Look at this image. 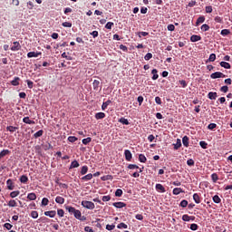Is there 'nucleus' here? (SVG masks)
I'll list each match as a JSON object with an SVG mask.
<instances>
[{
    "instance_id": "nucleus-38",
    "label": "nucleus",
    "mask_w": 232,
    "mask_h": 232,
    "mask_svg": "<svg viewBox=\"0 0 232 232\" xmlns=\"http://www.w3.org/2000/svg\"><path fill=\"white\" fill-rule=\"evenodd\" d=\"M210 27L208 24H204L203 25L200 26V30L203 32H208L209 31Z\"/></svg>"
},
{
    "instance_id": "nucleus-33",
    "label": "nucleus",
    "mask_w": 232,
    "mask_h": 232,
    "mask_svg": "<svg viewBox=\"0 0 232 232\" xmlns=\"http://www.w3.org/2000/svg\"><path fill=\"white\" fill-rule=\"evenodd\" d=\"M27 199L28 200H35V199H37V196L34 193H29L27 195Z\"/></svg>"
},
{
    "instance_id": "nucleus-21",
    "label": "nucleus",
    "mask_w": 232,
    "mask_h": 232,
    "mask_svg": "<svg viewBox=\"0 0 232 232\" xmlns=\"http://www.w3.org/2000/svg\"><path fill=\"white\" fill-rule=\"evenodd\" d=\"M151 74H152V77H151L152 80H157L159 78V74H158V70L157 69H152Z\"/></svg>"
},
{
    "instance_id": "nucleus-31",
    "label": "nucleus",
    "mask_w": 232,
    "mask_h": 232,
    "mask_svg": "<svg viewBox=\"0 0 232 232\" xmlns=\"http://www.w3.org/2000/svg\"><path fill=\"white\" fill-rule=\"evenodd\" d=\"M181 146H182L181 140L178 139L177 143L174 144V150H177L179 148H181Z\"/></svg>"
},
{
    "instance_id": "nucleus-35",
    "label": "nucleus",
    "mask_w": 232,
    "mask_h": 232,
    "mask_svg": "<svg viewBox=\"0 0 232 232\" xmlns=\"http://www.w3.org/2000/svg\"><path fill=\"white\" fill-rule=\"evenodd\" d=\"M210 178L212 179V181L214 183H217L219 179L218 175L217 173H213L212 175H210Z\"/></svg>"
},
{
    "instance_id": "nucleus-2",
    "label": "nucleus",
    "mask_w": 232,
    "mask_h": 232,
    "mask_svg": "<svg viewBox=\"0 0 232 232\" xmlns=\"http://www.w3.org/2000/svg\"><path fill=\"white\" fill-rule=\"evenodd\" d=\"M225 77H226V75L220 72H217L210 74V79H221V78H225Z\"/></svg>"
},
{
    "instance_id": "nucleus-29",
    "label": "nucleus",
    "mask_w": 232,
    "mask_h": 232,
    "mask_svg": "<svg viewBox=\"0 0 232 232\" xmlns=\"http://www.w3.org/2000/svg\"><path fill=\"white\" fill-rule=\"evenodd\" d=\"M139 160L140 163H146L147 162V158L144 154H140L139 155Z\"/></svg>"
},
{
    "instance_id": "nucleus-6",
    "label": "nucleus",
    "mask_w": 232,
    "mask_h": 232,
    "mask_svg": "<svg viewBox=\"0 0 232 232\" xmlns=\"http://www.w3.org/2000/svg\"><path fill=\"white\" fill-rule=\"evenodd\" d=\"M41 52H29L27 53V58H37L39 55H41Z\"/></svg>"
},
{
    "instance_id": "nucleus-57",
    "label": "nucleus",
    "mask_w": 232,
    "mask_h": 232,
    "mask_svg": "<svg viewBox=\"0 0 232 232\" xmlns=\"http://www.w3.org/2000/svg\"><path fill=\"white\" fill-rule=\"evenodd\" d=\"M26 83H27V87L29 89H33L34 88V82L30 80H26Z\"/></svg>"
},
{
    "instance_id": "nucleus-14",
    "label": "nucleus",
    "mask_w": 232,
    "mask_h": 232,
    "mask_svg": "<svg viewBox=\"0 0 232 232\" xmlns=\"http://www.w3.org/2000/svg\"><path fill=\"white\" fill-rule=\"evenodd\" d=\"M105 117H106L105 112L95 113V119L96 120H103Z\"/></svg>"
},
{
    "instance_id": "nucleus-27",
    "label": "nucleus",
    "mask_w": 232,
    "mask_h": 232,
    "mask_svg": "<svg viewBox=\"0 0 232 232\" xmlns=\"http://www.w3.org/2000/svg\"><path fill=\"white\" fill-rule=\"evenodd\" d=\"M23 122L26 123V124H34V121H32L29 117H24L23 119Z\"/></svg>"
},
{
    "instance_id": "nucleus-50",
    "label": "nucleus",
    "mask_w": 232,
    "mask_h": 232,
    "mask_svg": "<svg viewBox=\"0 0 232 232\" xmlns=\"http://www.w3.org/2000/svg\"><path fill=\"white\" fill-rule=\"evenodd\" d=\"M179 206H180L181 208H187V206H188V201H187L186 199L181 200L180 203H179Z\"/></svg>"
},
{
    "instance_id": "nucleus-9",
    "label": "nucleus",
    "mask_w": 232,
    "mask_h": 232,
    "mask_svg": "<svg viewBox=\"0 0 232 232\" xmlns=\"http://www.w3.org/2000/svg\"><path fill=\"white\" fill-rule=\"evenodd\" d=\"M56 215H57V212L55 210L44 212V216L49 218H55Z\"/></svg>"
},
{
    "instance_id": "nucleus-25",
    "label": "nucleus",
    "mask_w": 232,
    "mask_h": 232,
    "mask_svg": "<svg viewBox=\"0 0 232 232\" xmlns=\"http://www.w3.org/2000/svg\"><path fill=\"white\" fill-rule=\"evenodd\" d=\"M19 195H20V191H19V190H15V191L10 192L9 197H10L11 198H17Z\"/></svg>"
},
{
    "instance_id": "nucleus-53",
    "label": "nucleus",
    "mask_w": 232,
    "mask_h": 232,
    "mask_svg": "<svg viewBox=\"0 0 232 232\" xmlns=\"http://www.w3.org/2000/svg\"><path fill=\"white\" fill-rule=\"evenodd\" d=\"M74 218L79 219L82 217V212L80 210H76L74 213Z\"/></svg>"
},
{
    "instance_id": "nucleus-5",
    "label": "nucleus",
    "mask_w": 232,
    "mask_h": 232,
    "mask_svg": "<svg viewBox=\"0 0 232 232\" xmlns=\"http://www.w3.org/2000/svg\"><path fill=\"white\" fill-rule=\"evenodd\" d=\"M6 186H7V189L10 191L14 189V183L13 182V180L11 179H8L6 180Z\"/></svg>"
},
{
    "instance_id": "nucleus-44",
    "label": "nucleus",
    "mask_w": 232,
    "mask_h": 232,
    "mask_svg": "<svg viewBox=\"0 0 232 232\" xmlns=\"http://www.w3.org/2000/svg\"><path fill=\"white\" fill-rule=\"evenodd\" d=\"M231 34L230 30H227V29H224L221 31V35L222 36H227Z\"/></svg>"
},
{
    "instance_id": "nucleus-52",
    "label": "nucleus",
    "mask_w": 232,
    "mask_h": 232,
    "mask_svg": "<svg viewBox=\"0 0 232 232\" xmlns=\"http://www.w3.org/2000/svg\"><path fill=\"white\" fill-rule=\"evenodd\" d=\"M217 127H218L217 124H215V123H209L208 126V129L209 130H213L217 129Z\"/></svg>"
},
{
    "instance_id": "nucleus-61",
    "label": "nucleus",
    "mask_w": 232,
    "mask_h": 232,
    "mask_svg": "<svg viewBox=\"0 0 232 232\" xmlns=\"http://www.w3.org/2000/svg\"><path fill=\"white\" fill-rule=\"evenodd\" d=\"M31 217L33 218H37L39 217V213L37 211H32L31 212Z\"/></svg>"
},
{
    "instance_id": "nucleus-46",
    "label": "nucleus",
    "mask_w": 232,
    "mask_h": 232,
    "mask_svg": "<svg viewBox=\"0 0 232 232\" xmlns=\"http://www.w3.org/2000/svg\"><path fill=\"white\" fill-rule=\"evenodd\" d=\"M190 230L192 231H198V225H197L196 223H193L190 225Z\"/></svg>"
},
{
    "instance_id": "nucleus-39",
    "label": "nucleus",
    "mask_w": 232,
    "mask_h": 232,
    "mask_svg": "<svg viewBox=\"0 0 232 232\" xmlns=\"http://www.w3.org/2000/svg\"><path fill=\"white\" fill-rule=\"evenodd\" d=\"M88 169H89L88 166L82 167L81 175H86L88 173Z\"/></svg>"
},
{
    "instance_id": "nucleus-18",
    "label": "nucleus",
    "mask_w": 232,
    "mask_h": 232,
    "mask_svg": "<svg viewBox=\"0 0 232 232\" xmlns=\"http://www.w3.org/2000/svg\"><path fill=\"white\" fill-rule=\"evenodd\" d=\"M205 22V16L200 15L196 22V26H199L200 24H203Z\"/></svg>"
},
{
    "instance_id": "nucleus-51",
    "label": "nucleus",
    "mask_w": 232,
    "mask_h": 232,
    "mask_svg": "<svg viewBox=\"0 0 232 232\" xmlns=\"http://www.w3.org/2000/svg\"><path fill=\"white\" fill-rule=\"evenodd\" d=\"M181 219H183V221L185 222H189L190 221V216L189 215H183V217L181 218Z\"/></svg>"
},
{
    "instance_id": "nucleus-47",
    "label": "nucleus",
    "mask_w": 232,
    "mask_h": 232,
    "mask_svg": "<svg viewBox=\"0 0 232 232\" xmlns=\"http://www.w3.org/2000/svg\"><path fill=\"white\" fill-rule=\"evenodd\" d=\"M91 141H92L91 137H87V138L82 140V144L83 145H88Z\"/></svg>"
},
{
    "instance_id": "nucleus-60",
    "label": "nucleus",
    "mask_w": 232,
    "mask_h": 232,
    "mask_svg": "<svg viewBox=\"0 0 232 232\" xmlns=\"http://www.w3.org/2000/svg\"><path fill=\"white\" fill-rule=\"evenodd\" d=\"M208 143L205 142V141H199V146L200 148H203V149H208Z\"/></svg>"
},
{
    "instance_id": "nucleus-56",
    "label": "nucleus",
    "mask_w": 232,
    "mask_h": 232,
    "mask_svg": "<svg viewBox=\"0 0 232 232\" xmlns=\"http://www.w3.org/2000/svg\"><path fill=\"white\" fill-rule=\"evenodd\" d=\"M113 26H114V24L111 22H109L107 24H105L104 28L111 30Z\"/></svg>"
},
{
    "instance_id": "nucleus-55",
    "label": "nucleus",
    "mask_w": 232,
    "mask_h": 232,
    "mask_svg": "<svg viewBox=\"0 0 232 232\" xmlns=\"http://www.w3.org/2000/svg\"><path fill=\"white\" fill-rule=\"evenodd\" d=\"M179 83L180 84L181 88H187L188 84L185 80H180Z\"/></svg>"
},
{
    "instance_id": "nucleus-15",
    "label": "nucleus",
    "mask_w": 232,
    "mask_h": 232,
    "mask_svg": "<svg viewBox=\"0 0 232 232\" xmlns=\"http://www.w3.org/2000/svg\"><path fill=\"white\" fill-rule=\"evenodd\" d=\"M219 65H221V67H223V68H225L227 70H230L231 69V65L227 62H221V63H219Z\"/></svg>"
},
{
    "instance_id": "nucleus-8",
    "label": "nucleus",
    "mask_w": 232,
    "mask_h": 232,
    "mask_svg": "<svg viewBox=\"0 0 232 232\" xmlns=\"http://www.w3.org/2000/svg\"><path fill=\"white\" fill-rule=\"evenodd\" d=\"M11 85L17 87L20 85V77H14L13 81L10 82Z\"/></svg>"
},
{
    "instance_id": "nucleus-34",
    "label": "nucleus",
    "mask_w": 232,
    "mask_h": 232,
    "mask_svg": "<svg viewBox=\"0 0 232 232\" xmlns=\"http://www.w3.org/2000/svg\"><path fill=\"white\" fill-rule=\"evenodd\" d=\"M10 153H11L10 150H4L2 152H0V159L5 157V156H7V155H9Z\"/></svg>"
},
{
    "instance_id": "nucleus-10",
    "label": "nucleus",
    "mask_w": 232,
    "mask_h": 232,
    "mask_svg": "<svg viewBox=\"0 0 232 232\" xmlns=\"http://www.w3.org/2000/svg\"><path fill=\"white\" fill-rule=\"evenodd\" d=\"M201 39L202 38L200 35L194 34V35L190 36V42H192V43L199 42V41H201Z\"/></svg>"
},
{
    "instance_id": "nucleus-12",
    "label": "nucleus",
    "mask_w": 232,
    "mask_h": 232,
    "mask_svg": "<svg viewBox=\"0 0 232 232\" xmlns=\"http://www.w3.org/2000/svg\"><path fill=\"white\" fill-rule=\"evenodd\" d=\"M182 141H183V144H184V147H185V148L189 147V137H188L187 135H185V136L183 137Z\"/></svg>"
},
{
    "instance_id": "nucleus-49",
    "label": "nucleus",
    "mask_w": 232,
    "mask_h": 232,
    "mask_svg": "<svg viewBox=\"0 0 232 232\" xmlns=\"http://www.w3.org/2000/svg\"><path fill=\"white\" fill-rule=\"evenodd\" d=\"M220 92H224V93H227L228 92V86L227 85H224L219 89Z\"/></svg>"
},
{
    "instance_id": "nucleus-42",
    "label": "nucleus",
    "mask_w": 232,
    "mask_h": 232,
    "mask_svg": "<svg viewBox=\"0 0 232 232\" xmlns=\"http://www.w3.org/2000/svg\"><path fill=\"white\" fill-rule=\"evenodd\" d=\"M119 122H121L124 125H129L130 124L128 119H126V118H120Z\"/></svg>"
},
{
    "instance_id": "nucleus-1",
    "label": "nucleus",
    "mask_w": 232,
    "mask_h": 232,
    "mask_svg": "<svg viewBox=\"0 0 232 232\" xmlns=\"http://www.w3.org/2000/svg\"><path fill=\"white\" fill-rule=\"evenodd\" d=\"M82 207H83L86 209H95V204L91 201H82Z\"/></svg>"
},
{
    "instance_id": "nucleus-23",
    "label": "nucleus",
    "mask_w": 232,
    "mask_h": 232,
    "mask_svg": "<svg viewBox=\"0 0 232 232\" xmlns=\"http://www.w3.org/2000/svg\"><path fill=\"white\" fill-rule=\"evenodd\" d=\"M65 209L67 211H69L70 214H74L77 211V209L75 208L71 207V206H66Z\"/></svg>"
},
{
    "instance_id": "nucleus-24",
    "label": "nucleus",
    "mask_w": 232,
    "mask_h": 232,
    "mask_svg": "<svg viewBox=\"0 0 232 232\" xmlns=\"http://www.w3.org/2000/svg\"><path fill=\"white\" fill-rule=\"evenodd\" d=\"M102 181H108V180H113V176L111 175H105L101 178Z\"/></svg>"
},
{
    "instance_id": "nucleus-16",
    "label": "nucleus",
    "mask_w": 232,
    "mask_h": 232,
    "mask_svg": "<svg viewBox=\"0 0 232 232\" xmlns=\"http://www.w3.org/2000/svg\"><path fill=\"white\" fill-rule=\"evenodd\" d=\"M156 190L159 191V192H161V193L166 192V189H165V188L163 187L162 184H157L156 185Z\"/></svg>"
},
{
    "instance_id": "nucleus-11",
    "label": "nucleus",
    "mask_w": 232,
    "mask_h": 232,
    "mask_svg": "<svg viewBox=\"0 0 232 232\" xmlns=\"http://www.w3.org/2000/svg\"><path fill=\"white\" fill-rule=\"evenodd\" d=\"M55 202H56L57 204L63 205V204L65 203V198H63V197H61V196H57V197L55 198Z\"/></svg>"
},
{
    "instance_id": "nucleus-7",
    "label": "nucleus",
    "mask_w": 232,
    "mask_h": 232,
    "mask_svg": "<svg viewBox=\"0 0 232 232\" xmlns=\"http://www.w3.org/2000/svg\"><path fill=\"white\" fill-rule=\"evenodd\" d=\"M112 206L118 209H121L123 208L126 207V203L124 202H116V203H112Z\"/></svg>"
},
{
    "instance_id": "nucleus-40",
    "label": "nucleus",
    "mask_w": 232,
    "mask_h": 232,
    "mask_svg": "<svg viewBox=\"0 0 232 232\" xmlns=\"http://www.w3.org/2000/svg\"><path fill=\"white\" fill-rule=\"evenodd\" d=\"M43 134H44V130H38L36 133L34 134V139H38V138L42 137Z\"/></svg>"
},
{
    "instance_id": "nucleus-45",
    "label": "nucleus",
    "mask_w": 232,
    "mask_h": 232,
    "mask_svg": "<svg viewBox=\"0 0 232 232\" xmlns=\"http://www.w3.org/2000/svg\"><path fill=\"white\" fill-rule=\"evenodd\" d=\"M117 227H118L119 229H121V228L127 229V228H128V225L125 224L124 222H121V223H120V224L117 226Z\"/></svg>"
},
{
    "instance_id": "nucleus-22",
    "label": "nucleus",
    "mask_w": 232,
    "mask_h": 232,
    "mask_svg": "<svg viewBox=\"0 0 232 232\" xmlns=\"http://www.w3.org/2000/svg\"><path fill=\"white\" fill-rule=\"evenodd\" d=\"M92 179H93V174L90 173V174H87L85 175L84 177L82 178V180L83 181H89L91 180Z\"/></svg>"
},
{
    "instance_id": "nucleus-64",
    "label": "nucleus",
    "mask_w": 232,
    "mask_h": 232,
    "mask_svg": "<svg viewBox=\"0 0 232 232\" xmlns=\"http://www.w3.org/2000/svg\"><path fill=\"white\" fill-rule=\"evenodd\" d=\"M111 200V196H102V201L103 202H108Z\"/></svg>"
},
{
    "instance_id": "nucleus-17",
    "label": "nucleus",
    "mask_w": 232,
    "mask_h": 232,
    "mask_svg": "<svg viewBox=\"0 0 232 232\" xmlns=\"http://www.w3.org/2000/svg\"><path fill=\"white\" fill-rule=\"evenodd\" d=\"M208 97L209 100H217L218 95V92H208Z\"/></svg>"
},
{
    "instance_id": "nucleus-36",
    "label": "nucleus",
    "mask_w": 232,
    "mask_h": 232,
    "mask_svg": "<svg viewBox=\"0 0 232 232\" xmlns=\"http://www.w3.org/2000/svg\"><path fill=\"white\" fill-rule=\"evenodd\" d=\"M80 166V163L77 160L72 161L70 169H76Z\"/></svg>"
},
{
    "instance_id": "nucleus-63",
    "label": "nucleus",
    "mask_w": 232,
    "mask_h": 232,
    "mask_svg": "<svg viewBox=\"0 0 232 232\" xmlns=\"http://www.w3.org/2000/svg\"><path fill=\"white\" fill-rule=\"evenodd\" d=\"M188 166H195V161L192 159L188 160L187 161Z\"/></svg>"
},
{
    "instance_id": "nucleus-59",
    "label": "nucleus",
    "mask_w": 232,
    "mask_h": 232,
    "mask_svg": "<svg viewBox=\"0 0 232 232\" xmlns=\"http://www.w3.org/2000/svg\"><path fill=\"white\" fill-rule=\"evenodd\" d=\"M128 169H139V166L136 164H129Z\"/></svg>"
},
{
    "instance_id": "nucleus-20",
    "label": "nucleus",
    "mask_w": 232,
    "mask_h": 232,
    "mask_svg": "<svg viewBox=\"0 0 232 232\" xmlns=\"http://www.w3.org/2000/svg\"><path fill=\"white\" fill-rule=\"evenodd\" d=\"M217 60V54L212 53L209 55V58L207 60V63H214Z\"/></svg>"
},
{
    "instance_id": "nucleus-48",
    "label": "nucleus",
    "mask_w": 232,
    "mask_h": 232,
    "mask_svg": "<svg viewBox=\"0 0 232 232\" xmlns=\"http://www.w3.org/2000/svg\"><path fill=\"white\" fill-rule=\"evenodd\" d=\"M67 140H69L70 142L73 143L76 140H78V138L75 136H69V138H67Z\"/></svg>"
},
{
    "instance_id": "nucleus-54",
    "label": "nucleus",
    "mask_w": 232,
    "mask_h": 232,
    "mask_svg": "<svg viewBox=\"0 0 232 232\" xmlns=\"http://www.w3.org/2000/svg\"><path fill=\"white\" fill-rule=\"evenodd\" d=\"M49 204V199L47 198H44L42 200V206L46 207Z\"/></svg>"
},
{
    "instance_id": "nucleus-62",
    "label": "nucleus",
    "mask_w": 232,
    "mask_h": 232,
    "mask_svg": "<svg viewBox=\"0 0 232 232\" xmlns=\"http://www.w3.org/2000/svg\"><path fill=\"white\" fill-rule=\"evenodd\" d=\"M216 232H226V229L223 227H216Z\"/></svg>"
},
{
    "instance_id": "nucleus-4",
    "label": "nucleus",
    "mask_w": 232,
    "mask_h": 232,
    "mask_svg": "<svg viewBox=\"0 0 232 232\" xmlns=\"http://www.w3.org/2000/svg\"><path fill=\"white\" fill-rule=\"evenodd\" d=\"M124 157H125V160L127 161H131L132 160V153L131 151H130L129 150H124Z\"/></svg>"
},
{
    "instance_id": "nucleus-32",
    "label": "nucleus",
    "mask_w": 232,
    "mask_h": 232,
    "mask_svg": "<svg viewBox=\"0 0 232 232\" xmlns=\"http://www.w3.org/2000/svg\"><path fill=\"white\" fill-rule=\"evenodd\" d=\"M193 198L196 204H199L201 202L200 196L197 193L194 194Z\"/></svg>"
},
{
    "instance_id": "nucleus-41",
    "label": "nucleus",
    "mask_w": 232,
    "mask_h": 232,
    "mask_svg": "<svg viewBox=\"0 0 232 232\" xmlns=\"http://www.w3.org/2000/svg\"><path fill=\"white\" fill-rule=\"evenodd\" d=\"M122 195H123V190L121 188H118L116 190V192L114 193V196H116L117 198H121V197H122Z\"/></svg>"
},
{
    "instance_id": "nucleus-3",
    "label": "nucleus",
    "mask_w": 232,
    "mask_h": 232,
    "mask_svg": "<svg viewBox=\"0 0 232 232\" xmlns=\"http://www.w3.org/2000/svg\"><path fill=\"white\" fill-rule=\"evenodd\" d=\"M13 52H18L21 50V44L18 41L14 42V46L10 48Z\"/></svg>"
},
{
    "instance_id": "nucleus-43",
    "label": "nucleus",
    "mask_w": 232,
    "mask_h": 232,
    "mask_svg": "<svg viewBox=\"0 0 232 232\" xmlns=\"http://www.w3.org/2000/svg\"><path fill=\"white\" fill-rule=\"evenodd\" d=\"M213 201L216 204H219V203H221V198H220L219 196L216 195V196L213 197Z\"/></svg>"
},
{
    "instance_id": "nucleus-37",
    "label": "nucleus",
    "mask_w": 232,
    "mask_h": 232,
    "mask_svg": "<svg viewBox=\"0 0 232 232\" xmlns=\"http://www.w3.org/2000/svg\"><path fill=\"white\" fill-rule=\"evenodd\" d=\"M100 86V82L98 80H94L92 83L93 90L98 91Z\"/></svg>"
},
{
    "instance_id": "nucleus-30",
    "label": "nucleus",
    "mask_w": 232,
    "mask_h": 232,
    "mask_svg": "<svg viewBox=\"0 0 232 232\" xmlns=\"http://www.w3.org/2000/svg\"><path fill=\"white\" fill-rule=\"evenodd\" d=\"M111 103V100H108L106 102H104L102 105V110L105 111L107 109V107Z\"/></svg>"
},
{
    "instance_id": "nucleus-13",
    "label": "nucleus",
    "mask_w": 232,
    "mask_h": 232,
    "mask_svg": "<svg viewBox=\"0 0 232 232\" xmlns=\"http://www.w3.org/2000/svg\"><path fill=\"white\" fill-rule=\"evenodd\" d=\"M184 190L181 188H175L174 189H172V194H174L175 196H179L180 193H183Z\"/></svg>"
},
{
    "instance_id": "nucleus-28",
    "label": "nucleus",
    "mask_w": 232,
    "mask_h": 232,
    "mask_svg": "<svg viewBox=\"0 0 232 232\" xmlns=\"http://www.w3.org/2000/svg\"><path fill=\"white\" fill-rule=\"evenodd\" d=\"M18 130H19V127H13V126L6 127V131H10L11 133L17 131Z\"/></svg>"
},
{
    "instance_id": "nucleus-19",
    "label": "nucleus",
    "mask_w": 232,
    "mask_h": 232,
    "mask_svg": "<svg viewBox=\"0 0 232 232\" xmlns=\"http://www.w3.org/2000/svg\"><path fill=\"white\" fill-rule=\"evenodd\" d=\"M19 181L26 184L29 181V178L26 175H23L22 177L19 178Z\"/></svg>"
},
{
    "instance_id": "nucleus-26",
    "label": "nucleus",
    "mask_w": 232,
    "mask_h": 232,
    "mask_svg": "<svg viewBox=\"0 0 232 232\" xmlns=\"http://www.w3.org/2000/svg\"><path fill=\"white\" fill-rule=\"evenodd\" d=\"M7 206L9 208H15L17 206V202L14 199H11L8 201Z\"/></svg>"
},
{
    "instance_id": "nucleus-58",
    "label": "nucleus",
    "mask_w": 232,
    "mask_h": 232,
    "mask_svg": "<svg viewBox=\"0 0 232 232\" xmlns=\"http://www.w3.org/2000/svg\"><path fill=\"white\" fill-rule=\"evenodd\" d=\"M62 25L64 27V28H72V24L69 23V22H64L62 24Z\"/></svg>"
}]
</instances>
